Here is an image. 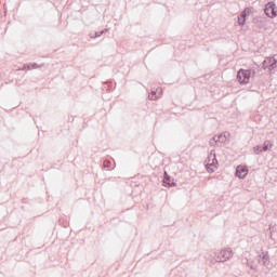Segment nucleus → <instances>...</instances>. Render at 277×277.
<instances>
[{"instance_id": "obj_1", "label": "nucleus", "mask_w": 277, "mask_h": 277, "mask_svg": "<svg viewBox=\"0 0 277 277\" xmlns=\"http://www.w3.org/2000/svg\"><path fill=\"white\" fill-rule=\"evenodd\" d=\"M233 259V250L230 248L223 249L219 253H214V258L210 260V263H226Z\"/></svg>"}, {"instance_id": "obj_2", "label": "nucleus", "mask_w": 277, "mask_h": 277, "mask_svg": "<svg viewBox=\"0 0 277 277\" xmlns=\"http://www.w3.org/2000/svg\"><path fill=\"white\" fill-rule=\"evenodd\" d=\"M206 169L210 174H213V172L217 170V158L215 157V150L213 149L208 155Z\"/></svg>"}, {"instance_id": "obj_3", "label": "nucleus", "mask_w": 277, "mask_h": 277, "mask_svg": "<svg viewBox=\"0 0 277 277\" xmlns=\"http://www.w3.org/2000/svg\"><path fill=\"white\" fill-rule=\"evenodd\" d=\"M262 68L264 70H268L269 72H272V70H275V68H277L276 56L266 57L262 63Z\"/></svg>"}, {"instance_id": "obj_4", "label": "nucleus", "mask_w": 277, "mask_h": 277, "mask_svg": "<svg viewBox=\"0 0 277 277\" xmlns=\"http://www.w3.org/2000/svg\"><path fill=\"white\" fill-rule=\"evenodd\" d=\"M250 75H252V72L250 70L240 69L237 74V80L241 84L250 83Z\"/></svg>"}, {"instance_id": "obj_5", "label": "nucleus", "mask_w": 277, "mask_h": 277, "mask_svg": "<svg viewBox=\"0 0 277 277\" xmlns=\"http://www.w3.org/2000/svg\"><path fill=\"white\" fill-rule=\"evenodd\" d=\"M264 14L268 16V18H276L277 16V8L276 3L268 2L265 4Z\"/></svg>"}, {"instance_id": "obj_6", "label": "nucleus", "mask_w": 277, "mask_h": 277, "mask_svg": "<svg viewBox=\"0 0 277 277\" xmlns=\"http://www.w3.org/2000/svg\"><path fill=\"white\" fill-rule=\"evenodd\" d=\"M236 176H238V179H245L246 176H248V168L243 166H238L236 168Z\"/></svg>"}, {"instance_id": "obj_7", "label": "nucleus", "mask_w": 277, "mask_h": 277, "mask_svg": "<svg viewBox=\"0 0 277 277\" xmlns=\"http://www.w3.org/2000/svg\"><path fill=\"white\" fill-rule=\"evenodd\" d=\"M163 93V91L161 90V88L156 89V91H151L148 95V100L149 101H157V98L161 97V94Z\"/></svg>"}, {"instance_id": "obj_8", "label": "nucleus", "mask_w": 277, "mask_h": 277, "mask_svg": "<svg viewBox=\"0 0 277 277\" xmlns=\"http://www.w3.org/2000/svg\"><path fill=\"white\" fill-rule=\"evenodd\" d=\"M259 264L263 265V267H269V255L263 253L262 255L259 256Z\"/></svg>"}, {"instance_id": "obj_9", "label": "nucleus", "mask_w": 277, "mask_h": 277, "mask_svg": "<svg viewBox=\"0 0 277 277\" xmlns=\"http://www.w3.org/2000/svg\"><path fill=\"white\" fill-rule=\"evenodd\" d=\"M246 12H248V10L242 11L240 16H238V24L241 27H243L246 25V16H248V14Z\"/></svg>"}, {"instance_id": "obj_10", "label": "nucleus", "mask_w": 277, "mask_h": 277, "mask_svg": "<svg viewBox=\"0 0 277 277\" xmlns=\"http://www.w3.org/2000/svg\"><path fill=\"white\" fill-rule=\"evenodd\" d=\"M164 185H169V187H175L176 183L172 182L170 180V176H168V173L164 172V180H163Z\"/></svg>"}, {"instance_id": "obj_11", "label": "nucleus", "mask_w": 277, "mask_h": 277, "mask_svg": "<svg viewBox=\"0 0 277 277\" xmlns=\"http://www.w3.org/2000/svg\"><path fill=\"white\" fill-rule=\"evenodd\" d=\"M274 147V143H272V141H265L262 148L264 153H267V150H269V148Z\"/></svg>"}, {"instance_id": "obj_12", "label": "nucleus", "mask_w": 277, "mask_h": 277, "mask_svg": "<svg viewBox=\"0 0 277 277\" xmlns=\"http://www.w3.org/2000/svg\"><path fill=\"white\" fill-rule=\"evenodd\" d=\"M253 153H254L255 155H261V153H265V151L263 150V146L258 145V146H255V147L253 148Z\"/></svg>"}, {"instance_id": "obj_13", "label": "nucleus", "mask_w": 277, "mask_h": 277, "mask_svg": "<svg viewBox=\"0 0 277 277\" xmlns=\"http://www.w3.org/2000/svg\"><path fill=\"white\" fill-rule=\"evenodd\" d=\"M107 31H109V29H104L101 32H95L94 35H91V38H101V36H103V34H107Z\"/></svg>"}, {"instance_id": "obj_14", "label": "nucleus", "mask_w": 277, "mask_h": 277, "mask_svg": "<svg viewBox=\"0 0 277 277\" xmlns=\"http://www.w3.org/2000/svg\"><path fill=\"white\" fill-rule=\"evenodd\" d=\"M228 135H230V134H228V133L220 134V143L224 144V142H226Z\"/></svg>"}, {"instance_id": "obj_15", "label": "nucleus", "mask_w": 277, "mask_h": 277, "mask_svg": "<svg viewBox=\"0 0 277 277\" xmlns=\"http://www.w3.org/2000/svg\"><path fill=\"white\" fill-rule=\"evenodd\" d=\"M29 66H30V70H34L36 68H42L43 65H38L36 63H31V64H29Z\"/></svg>"}, {"instance_id": "obj_16", "label": "nucleus", "mask_w": 277, "mask_h": 277, "mask_svg": "<svg viewBox=\"0 0 277 277\" xmlns=\"http://www.w3.org/2000/svg\"><path fill=\"white\" fill-rule=\"evenodd\" d=\"M111 166V161L105 160L104 161V168H109Z\"/></svg>"}, {"instance_id": "obj_17", "label": "nucleus", "mask_w": 277, "mask_h": 277, "mask_svg": "<svg viewBox=\"0 0 277 277\" xmlns=\"http://www.w3.org/2000/svg\"><path fill=\"white\" fill-rule=\"evenodd\" d=\"M215 144H217L216 142H215V138H211L210 141H209V145L210 146H215Z\"/></svg>"}, {"instance_id": "obj_18", "label": "nucleus", "mask_w": 277, "mask_h": 277, "mask_svg": "<svg viewBox=\"0 0 277 277\" xmlns=\"http://www.w3.org/2000/svg\"><path fill=\"white\" fill-rule=\"evenodd\" d=\"M22 70H31V65H24Z\"/></svg>"}, {"instance_id": "obj_19", "label": "nucleus", "mask_w": 277, "mask_h": 277, "mask_svg": "<svg viewBox=\"0 0 277 277\" xmlns=\"http://www.w3.org/2000/svg\"><path fill=\"white\" fill-rule=\"evenodd\" d=\"M213 140H215L216 144L220 143V135L213 136Z\"/></svg>"}, {"instance_id": "obj_20", "label": "nucleus", "mask_w": 277, "mask_h": 277, "mask_svg": "<svg viewBox=\"0 0 277 277\" xmlns=\"http://www.w3.org/2000/svg\"><path fill=\"white\" fill-rule=\"evenodd\" d=\"M251 267V269H254V266H250Z\"/></svg>"}]
</instances>
